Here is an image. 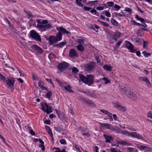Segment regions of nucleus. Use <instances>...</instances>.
I'll return each mask as SVG.
<instances>
[{"mask_svg":"<svg viewBox=\"0 0 152 152\" xmlns=\"http://www.w3.org/2000/svg\"><path fill=\"white\" fill-rule=\"evenodd\" d=\"M79 77L82 81L88 86H91L94 83V77L93 75H88L86 77L83 75L79 74Z\"/></svg>","mask_w":152,"mask_h":152,"instance_id":"f257e3e1","label":"nucleus"},{"mask_svg":"<svg viewBox=\"0 0 152 152\" xmlns=\"http://www.w3.org/2000/svg\"><path fill=\"white\" fill-rule=\"evenodd\" d=\"M37 28L42 31H45L46 29L50 28L52 27L51 25L48 23V22L47 20H43L42 22L41 21L40 19H38L37 20Z\"/></svg>","mask_w":152,"mask_h":152,"instance_id":"f03ea898","label":"nucleus"},{"mask_svg":"<svg viewBox=\"0 0 152 152\" xmlns=\"http://www.w3.org/2000/svg\"><path fill=\"white\" fill-rule=\"evenodd\" d=\"M69 66L68 63L64 61H62L58 64V72H62L64 69L68 68Z\"/></svg>","mask_w":152,"mask_h":152,"instance_id":"7ed1b4c3","label":"nucleus"},{"mask_svg":"<svg viewBox=\"0 0 152 152\" xmlns=\"http://www.w3.org/2000/svg\"><path fill=\"white\" fill-rule=\"evenodd\" d=\"M30 36L35 40L40 42H41V39L40 35L34 31L32 30L30 31Z\"/></svg>","mask_w":152,"mask_h":152,"instance_id":"20e7f679","label":"nucleus"},{"mask_svg":"<svg viewBox=\"0 0 152 152\" xmlns=\"http://www.w3.org/2000/svg\"><path fill=\"white\" fill-rule=\"evenodd\" d=\"M95 66V62H91L89 64H86L84 68L85 70L89 71L94 69Z\"/></svg>","mask_w":152,"mask_h":152,"instance_id":"39448f33","label":"nucleus"},{"mask_svg":"<svg viewBox=\"0 0 152 152\" xmlns=\"http://www.w3.org/2000/svg\"><path fill=\"white\" fill-rule=\"evenodd\" d=\"M14 82V81L13 79H10L7 78L4 83H6L8 88L12 89H13Z\"/></svg>","mask_w":152,"mask_h":152,"instance_id":"423d86ee","label":"nucleus"},{"mask_svg":"<svg viewBox=\"0 0 152 152\" xmlns=\"http://www.w3.org/2000/svg\"><path fill=\"white\" fill-rule=\"evenodd\" d=\"M128 135H130L131 137L137 138L138 139L144 140L143 137L141 135L137 134L136 132H132L129 133V132H127Z\"/></svg>","mask_w":152,"mask_h":152,"instance_id":"0eeeda50","label":"nucleus"},{"mask_svg":"<svg viewBox=\"0 0 152 152\" xmlns=\"http://www.w3.org/2000/svg\"><path fill=\"white\" fill-rule=\"evenodd\" d=\"M113 106L118 109L122 111H125L126 110V108L120 105L119 102L113 103Z\"/></svg>","mask_w":152,"mask_h":152,"instance_id":"6e6552de","label":"nucleus"},{"mask_svg":"<svg viewBox=\"0 0 152 152\" xmlns=\"http://www.w3.org/2000/svg\"><path fill=\"white\" fill-rule=\"evenodd\" d=\"M32 48L33 50L36 52L37 54H41L43 52V50L42 49L36 45H33Z\"/></svg>","mask_w":152,"mask_h":152,"instance_id":"1a4fd4ad","label":"nucleus"},{"mask_svg":"<svg viewBox=\"0 0 152 152\" xmlns=\"http://www.w3.org/2000/svg\"><path fill=\"white\" fill-rule=\"evenodd\" d=\"M44 104L45 107H46V109L45 110L44 106L42 105V110H43L45 112H46L47 114H49L52 112V107H49L46 103H45Z\"/></svg>","mask_w":152,"mask_h":152,"instance_id":"9d476101","label":"nucleus"},{"mask_svg":"<svg viewBox=\"0 0 152 152\" xmlns=\"http://www.w3.org/2000/svg\"><path fill=\"white\" fill-rule=\"evenodd\" d=\"M127 96L133 100H136L137 99V96L134 93L130 91L129 93H128Z\"/></svg>","mask_w":152,"mask_h":152,"instance_id":"9b49d317","label":"nucleus"},{"mask_svg":"<svg viewBox=\"0 0 152 152\" xmlns=\"http://www.w3.org/2000/svg\"><path fill=\"white\" fill-rule=\"evenodd\" d=\"M116 143L118 144L117 147L118 146L119 144L120 145H121L123 146L125 145H126V146H129L130 145H131V144L130 143H129L127 141L122 140H116Z\"/></svg>","mask_w":152,"mask_h":152,"instance_id":"f8f14e48","label":"nucleus"},{"mask_svg":"<svg viewBox=\"0 0 152 152\" xmlns=\"http://www.w3.org/2000/svg\"><path fill=\"white\" fill-rule=\"evenodd\" d=\"M56 29L58 31L59 33H60V34H68L69 33L68 31L66 30L64 28H63L62 26L57 27Z\"/></svg>","mask_w":152,"mask_h":152,"instance_id":"ddd939ff","label":"nucleus"},{"mask_svg":"<svg viewBox=\"0 0 152 152\" xmlns=\"http://www.w3.org/2000/svg\"><path fill=\"white\" fill-rule=\"evenodd\" d=\"M54 129L57 132L61 133L62 135H65L66 133V130L58 126L54 127Z\"/></svg>","mask_w":152,"mask_h":152,"instance_id":"4468645a","label":"nucleus"},{"mask_svg":"<svg viewBox=\"0 0 152 152\" xmlns=\"http://www.w3.org/2000/svg\"><path fill=\"white\" fill-rule=\"evenodd\" d=\"M48 40H49V44L50 45H52L53 43H56L58 42L55 37L53 36H50L48 38Z\"/></svg>","mask_w":152,"mask_h":152,"instance_id":"2eb2a0df","label":"nucleus"},{"mask_svg":"<svg viewBox=\"0 0 152 152\" xmlns=\"http://www.w3.org/2000/svg\"><path fill=\"white\" fill-rule=\"evenodd\" d=\"M103 137L105 139V142L107 143H110L111 140H113V139L112 136H109L105 134H104Z\"/></svg>","mask_w":152,"mask_h":152,"instance_id":"dca6fc26","label":"nucleus"},{"mask_svg":"<svg viewBox=\"0 0 152 152\" xmlns=\"http://www.w3.org/2000/svg\"><path fill=\"white\" fill-rule=\"evenodd\" d=\"M69 56L71 57L74 58L78 56L77 51L74 49H71L70 50L69 53Z\"/></svg>","mask_w":152,"mask_h":152,"instance_id":"f3484780","label":"nucleus"},{"mask_svg":"<svg viewBox=\"0 0 152 152\" xmlns=\"http://www.w3.org/2000/svg\"><path fill=\"white\" fill-rule=\"evenodd\" d=\"M139 80H142L145 81L147 86L149 87L151 86V83L149 81L148 78L145 77H139Z\"/></svg>","mask_w":152,"mask_h":152,"instance_id":"a211bd4d","label":"nucleus"},{"mask_svg":"<svg viewBox=\"0 0 152 152\" xmlns=\"http://www.w3.org/2000/svg\"><path fill=\"white\" fill-rule=\"evenodd\" d=\"M137 147L140 150H145L146 151H148L150 150L151 149V148H149L148 147L139 144H137Z\"/></svg>","mask_w":152,"mask_h":152,"instance_id":"6ab92c4d","label":"nucleus"},{"mask_svg":"<svg viewBox=\"0 0 152 152\" xmlns=\"http://www.w3.org/2000/svg\"><path fill=\"white\" fill-rule=\"evenodd\" d=\"M121 34V33L116 31L115 32L113 36L112 37V38L115 40H116L120 38Z\"/></svg>","mask_w":152,"mask_h":152,"instance_id":"aec40b11","label":"nucleus"},{"mask_svg":"<svg viewBox=\"0 0 152 152\" xmlns=\"http://www.w3.org/2000/svg\"><path fill=\"white\" fill-rule=\"evenodd\" d=\"M100 111L104 113L106 115H107L108 116L110 117V118L111 119H112L113 120V118L112 117V114L108 112V111L106 110H105L103 109H101L100 110Z\"/></svg>","mask_w":152,"mask_h":152,"instance_id":"412c9836","label":"nucleus"},{"mask_svg":"<svg viewBox=\"0 0 152 152\" xmlns=\"http://www.w3.org/2000/svg\"><path fill=\"white\" fill-rule=\"evenodd\" d=\"M99 124L100 125L101 127L102 128H105L107 129H110V125L108 123L103 124L101 123H99Z\"/></svg>","mask_w":152,"mask_h":152,"instance_id":"4be33fe9","label":"nucleus"},{"mask_svg":"<svg viewBox=\"0 0 152 152\" xmlns=\"http://www.w3.org/2000/svg\"><path fill=\"white\" fill-rule=\"evenodd\" d=\"M125 47L127 48L128 49L130 50L131 48H132L134 47L130 42L126 41L125 44Z\"/></svg>","mask_w":152,"mask_h":152,"instance_id":"5701e85b","label":"nucleus"},{"mask_svg":"<svg viewBox=\"0 0 152 152\" xmlns=\"http://www.w3.org/2000/svg\"><path fill=\"white\" fill-rule=\"evenodd\" d=\"M57 42L61 40L62 39V34L58 32L56 34V36L55 37Z\"/></svg>","mask_w":152,"mask_h":152,"instance_id":"b1692460","label":"nucleus"},{"mask_svg":"<svg viewBox=\"0 0 152 152\" xmlns=\"http://www.w3.org/2000/svg\"><path fill=\"white\" fill-rule=\"evenodd\" d=\"M76 47L77 50L80 52H83L85 49L84 48L81 44H79Z\"/></svg>","mask_w":152,"mask_h":152,"instance_id":"393cba45","label":"nucleus"},{"mask_svg":"<svg viewBox=\"0 0 152 152\" xmlns=\"http://www.w3.org/2000/svg\"><path fill=\"white\" fill-rule=\"evenodd\" d=\"M103 67L105 69L108 71H110L112 70V67L110 65L107 64L104 65Z\"/></svg>","mask_w":152,"mask_h":152,"instance_id":"a878e982","label":"nucleus"},{"mask_svg":"<svg viewBox=\"0 0 152 152\" xmlns=\"http://www.w3.org/2000/svg\"><path fill=\"white\" fill-rule=\"evenodd\" d=\"M64 88L67 91L70 93H73L74 91L71 89V87L69 85H67V86H64Z\"/></svg>","mask_w":152,"mask_h":152,"instance_id":"bb28decb","label":"nucleus"},{"mask_svg":"<svg viewBox=\"0 0 152 152\" xmlns=\"http://www.w3.org/2000/svg\"><path fill=\"white\" fill-rule=\"evenodd\" d=\"M66 42H63L60 43L59 44L56 45L55 46H57L58 47L61 48H62L64 45H66Z\"/></svg>","mask_w":152,"mask_h":152,"instance_id":"cd10ccee","label":"nucleus"},{"mask_svg":"<svg viewBox=\"0 0 152 152\" xmlns=\"http://www.w3.org/2000/svg\"><path fill=\"white\" fill-rule=\"evenodd\" d=\"M53 150H56L55 152H66L64 149H63L62 151H61L59 148L54 147L53 148Z\"/></svg>","mask_w":152,"mask_h":152,"instance_id":"c85d7f7f","label":"nucleus"},{"mask_svg":"<svg viewBox=\"0 0 152 152\" xmlns=\"http://www.w3.org/2000/svg\"><path fill=\"white\" fill-rule=\"evenodd\" d=\"M47 129L48 133L50 134V136L52 137V139H53V134L51 131V129L49 127H47Z\"/></svg>","mask_w":152,"mask_h":152,"instance_id":"c756f323","label":"nucleus"},{"mask_svg":"<svg viewBox=\"0 0 152 152\" xmlns=\"http://www.w3.org/2000/svg\"><path fill=\"white\" fill-rule=\"evenodd\" d=\"M102 80L105 81L104 83L107 84L108 83H110V81L109 80L107 77H104L100 79V80Z\"/></svg>","mask_w":152,"mask_h":152,"instance_id":"7c9ffc66","label":"nucleus"},{"mask_svg":"<svg viewBox=\"0 0 152 152\" xmlns=\"http://www.w3.org/2000/svg\"><path fill=\"white\" fill-rule=\"evenodd\" d=\"M131 22L132 23V25H137L139 26H141V24L136 22L134 20H131Z\"/></svg>","mask_w":152,"mask_h":152,"instance_id":"2f4dec72","label":"nucleus"},{"mask_svg":"<svg viewBox=\"0 0 152 152\" xmlns=\"http://www.w3.org/2000/svg\"><path fill=\"white\" fill-rule=\"evenodd\" d=\"M121 92L125 94L126 95H127L128 93H129V92L127 91V89L126 88H124L121 90Z\"/></svg>","mask_w":152,"mask_h":152,"instance_id":"473e14b6","label":"nucleus"},{"mask_svg":"<svg viewBox=\"0 0 152 152\" xmlns=\"http://www.w3.org/2000/svg\"><path fill=\"white\" fill-rule=\"evenodd\" d=\"M102 13L103 14L105 13V15L107 17H111L110 13L108 11H106V10L104 11H103Z\"/></svg>","mask_w":152,"mask_h":152,"instance_id":"72a5a7b5","label":"nucleus"},{"mask_svg":"<svg viewBox=\"0 0 152 152\" xmlns=\"http://www.w3.org/2000/svg\"><path fill=\"white\" fill-rule=\"evenodd\" d=\"M135 18L137 19L140 21L142 23H143V22H145V20L143 19L140 18L138 15H136Z\"/></svg>","mask_w":152,"mask_h":152,"instance_id":"f704fd0d","label":"nucleus"},{"mask_svg":"<svg viewBox=\"0 0 152 152\" xmlns=\"http://www.w3.org/2000/svg\"><path fill=\"white\" fill-rule=\"evenodd\" d=\"M143 48L145 49L146 50L148 49V42L145 41L144 40V43H143Z\"/></svg>","mask_w":152,"mask_h":152,"instance_id":"c9c22d12","label":"nucleus"},{"mask_svg":"<svg viewBox=\"0 0 152 152\" xmlns=\"http://www.w3.org/2000/svg\"><path fill=\"white\" fill-rule=\"evenodd\" d=\"M77 42L79 43V44H83L85 41V39H78L77 40Z\"/></svg>","mask_w":152,"mask_h":152,"instance_id":"e433bc0d","label":"nucleus"},{"mask_svg":"<svg viewBox=\"0 0 152 152\" xmlns=\"http://www.w3.org/2000/svg\"><path fill=\"white\" fill-rule=\"evenodd\" d=\"M0 79L3 82H5L6 80V78L2 75L0 73Z\"/></svg>","mask_w":152,"mask_h":152,"instance_id":"4c0bfd02","label":"nucleus"},{"mask_svg":"<svg viewBox=\"0 0 152 152\" xmlns=\"http://www.w3.org/2000/svg\"><path fill=\"white\" fill-rule=\"evenodd\" d=\"M132 40V42L134 43H135L137 41V39H138V38L135 37V36L133 35L132 36L131 38Z\"/></svg>","mask_w":152,"mask_h":152,"instance_id":"58836bf2","label":"nucleus"},{"mask_svg":"<svg viewBox=\"0 0 152 152\" xmlns=\"http://www.w3.org/2000/svg\"><path fill=\"white\" fill-rule=\"evenodd\" d=\"M111 22L115 26H117L118 25V23L115 20L112 19L111 20Z\"/></svg>","mask_w":152,"mask_h":152,"instance_id":"ea45409f","label":"nucleus"},{"mask_svg":"<svg viewBox=\"0 0 152 152\" xmlns=\"http://www.w3.org/2000/svg\"><path fill=\"white\" fill-rule=\"evenodd\" d=\"M142 43L141 40L140 38H138L135 44L137 45H141L142 44Z\"/></svg>","mask_w":152,"mask_h":152,"instance_id":"a19ab883","label":"nucleus"},{"mask_svg":"<svg viewBox=\"0 0 152 152\" xmlns=\"http://www.w3.org/2000/svg\"><path fill=\"white\" fill-rule=\"evenodd\" d=\"M142 53L145 57H148L151 55L150 53L146 52V51H143L142 52Z\"/></svg>","mask_w":152,"mask_h":152,"instance_id":"79ce46f5","label":"nucleus"},{"mask_svg":"<svg viewBox=\"0 0 152 152\" xmlns=\"http://www.w3.org/2000/svg\"><path fill=\"white\" fill-rule=\"evenodd\" d=\"M52 95V93L51 91H49L46 94L45 97L49 99Z\"/></svg>","mask_w":152,"mask_h":152,"instance_id":"37998d69","label":"nucleus"},{"mask_svg":"<svg viewBox=\"0 0 152 152\" xmlns=\"http://www.w3.org/2000/svg\"><path fill=\"white\" fill-rule=\"evenodd\" d=\"M78 71V70L75 67H74L72 69V72L74 73H77Z\"/></svg>","mask_w":152,"mask_h":152,"instance_id":"c03bdc74","label":"nucleus"},{"mask_svg":"<svg viewBox=\"0 0 152 152\" xmlns=\"http://www.w3.org/2000/svg\"><path fill=\"white\" fill-rule=\"evenodd\" d=\"M124 11L128 12L130 14H131L132 13V9L131 8L128 7L125 8V9L124 10Z\"/></svg>","mask_w":152,"mask_h":152,"instance_id":"a18cd8bd","label":"nucleus"},{"mask_svg":"<svg viewBox=\"0 0 152 152\" xmlns=\"http://www.w3.org/2000/svg\"><path fill=\"white\" fill-rule=\"evenodd\" d=\"M76 4L77 5L81 7L83 6V5H82L80 2L82 1L81 0H76Z\"/></svg>","mask_w":152,"mask_h":152,"instance_id":"49530a36","label":"nucleus"},{"mask_svg":"<svg viewBox=\"0 0 152 152\" xmlns=\"http://www.w3.org/2000/svg\"><path fill=\"white\" fill-rule=\"evenodd\" d=\"M59 142L61 144L65 145L66 144V141L64 139L60 140Z\"/></svg>","mask_w":152,"mask_h":152,"instance_id":"de8ad7c7","label":"nucleus"},{"mask_svg":"<svg viewBox=\"0 0 152 152\" xmlns=\"http://www.w3.org/2000/svg\"><path fill=\"white\" fill-rule=\"evenodd\" d=\"M107 4L110 7H113L114 5V3L113 1L107 2Z\"/></svg>","mask_w":152,"mask_h":152,"instance_id":"09e8293b","label":"nucleus"},{"mask_svg":"<svg viewBox=\"0 0 152 152\" xmlns=\"http://www.w3.org/2000/svg\"><path fill=\"white\" fill-rule=\"evenodd\" d=\"M104 7L103 6H99L96 7V9L97 10H104Z\"/></svg>","mask_w":152,"mask_h":152,"instance_id":"8fccbe9b","label":"nucleus"},{"mask_svg":"<svg viewBox=\"0 0 152 152\" xmlns=\"http://www.w3.org/2000/svg\"><path fill=\"white\" fill-rule=\"evenodd\" d=\"M147 117L152 119V113L151 111H149L148 113Z\"/></svg>","mask_w":152,"mask_h":152,"instance_id":"3c124183","label":"nucleus"},{"mask_svg":"<svg viewBox=\"0 0 152 152\" xmlns=\"http://www.w3.org/2000/svg\"><path fill=\"white\" fill-rule=\"evenodd\" d=\"M94 58L96 60L97 62L98 63H100V61L99 58V57L98 56L94 55Z\"/></svg>","mask_w":152,"mask_h":152,"instance_id":"603ef678","label":"nucleus"},{"mask_svg":"<svg viewBox=\"0 0 152 152\" xmlns=\"http://www.w3.org/2000/svg\"><path fill=\"white\" fill-rule=\"evenodd\" d=\"M90 12L92 13H94L95 15H97V11L94 9H93L90 11Z\"/></svg>","mask_w":152,"mask_h":152,"instance_id":"864d4df0","label":"nucleus"},{"mask_svg":"<svg viewBox=\"0 0 152 152\" xmlns=\"http://www.w3.org/2000/svg\"><path fill=\"white\" fill-rule=\"evenodd\" d=\"M102 24H101L102 25L104 26H106V27H109V24L106 23L104 22L103 21L102 22H101Z\"/></svg>","mask_w":152,"mask_h":152,"instance_id":"5fc2aeb1","label":"nucleus"},{"mask_svg":"<svg viewBox=\"0 0 152 152\" xmlns=\"http://www.w3.org/2000/svg\"><path fill=\"white\" fill-rule=\"evenodd\" d=\"M39 147L41 148L42 150L43 151H44L45 150V146L44 145V144H41L39 145Z\"/></svg>","mask_w":152,"mask_h":152,"instance_id":"6e6d98bb","label":"nucleus"},{"mask_svg":"<svg viewBox=\"0 0 152 152\" xmlns=\"http://www.w3.org/2000/svg\"><path fill=\"white\" fill-rule=\"evenodd\" d=\"M97 2H98L97 1H90V2H89L88 4H95V3H97Z\"/></svg>","mask_w":152,"mask_h":152,"instance_id":"4d7b16f0","label":"nucleus"},{"mask_svg":"<svg viewBox=\"0 0 152 152\" xmlns=\"http://www.w3.org/2000/svg\"><path fill=\"white\" fill-rule=\"evenodd\" d=\"M91 8L88 7H84V9L86 11H89L90 10H91Z\"/></svg>","mask_w":152,"mask_h":152,"instance_id":"13d9d810","label":"nucleus"},{"mask_svg":"<svg viewBox=\"0 0 152 152\" xmlns=\"http://www.w3.org/2000/svg\"><path fill=\"white\" fill-rule=\"evenodd\" d=\"M111 152H118L117 151L115 148H112L110 149Z\"/></svg>","mask_w":152,"mask_h":152,"instance_id":"bf43d9fd","label":"nucleus"},{"mask_svg":"<svg viewBox=\"0 0 152 152\" xmlns=\"http://www.w3.org/2000/svg\"><path fill=\"white\" fill-rule=\"evenodd\" d=\"M27 14H28V16L30 17H34L33 15H32L31 13L29 12H26Z\"/></svg>","mask_w":152,"mask_h":152,"instance_id":"052dcab7","label":"nucleus"},{"mask_svg":"<svg viewBox=\"0 0 152 152\" xmlns=\"http://www.w3.org/2000/svg\"><path fill=\"white\" fill-rule=\"evenodd\" d=\"M84 93L87 95L88 96H91V94L90 92L88 91H84Z\"/></svg>","mask_w":152,"mask_h":152,"instance_id":"680f3d73","label":"nucleus"},{"mask_svg":"<svg viewBox=\"0 0 152 152\" xmlns=\"http://www.w3.org/2000/svg\"><path fill=\"white\" fill-rule=\"evenodd\" d=\"M136 54L137 55L139 56V57H140L141 56V53L139 51H136Z\"/></svg>","mask_w":152,"mask_h":152,"instance_id":"e2e57ef3","label":"nucleus"},{"mask_svg":"<svg viewBox=\"0 0 152 152\" xmlns=\"http://www.w3.org/2000/svg\"><path fill=\"white\" fill-rule=\"evenodd\" d=\"M121 41H120V42H118V43H117L115 45V47L116 48H118V46H119L120 45H121Z\"/></svg>","mask_w":152,"mask_h":152,"instance_id":"0e129e2a","label":"nucleus"},{"mask_svg":"<svg viewBox=\"0 0 152 152\" xmlns=\"http://www.w3.org/2000/svg\"><path fill=\"white\" fill-rule=\"evenodd\" d=\"M114 7L117 10H119L121 8V7L120 6L117 4H115L114 6Z\"/></svg>","mask_w":152,"mask_h":152,"instance_id":"69168bd1","label":"nucleus"},{"mask_svg":"<svg viewBox=\"0 0 152 152\" xmlns=\"http://www.w3.org/2000/svg\"><path fill=\"white\" fill-rule=\"evenodd\" d=\"M134 48H131L130 50V51L133 53H135L136 52V49H134Z\"/></svg>","mask_w":152,"mask_h":152,"instance_id":"338daca9","label":"nucleus"},{"mask_svg":"<svg viewBox=\"0 0 152 152\" xmlns=\"http://www.w3.org/2000/svg\"><path fill=\"white\" fill-rule=\"evenodd\" d=\"M99 149V148L97 146H96L94 147V151H95V152H98V150Z\"/></svg>","mask_w":152,"mask_h":152,"instance_id":"774afa93","label":"nucleus"}]
</instances>
